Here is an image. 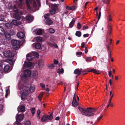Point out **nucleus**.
I'll list each match as a JSON object with an SVG mask.
<instances>
[{
    "label": "nucleus",
    "instance_id": "8fccbe9b",
    "mask_svg": "<svg viewBox=\"0 0 125 125\" xmlns=\"http://www.w3.org/2000/svg\"><path fill=\"white\" fill-rule=\"evenodd\" d=\"M24 124V125H30L31 123L30 121H27L25 122Z\"/></svg>",
    "mask_w": 125,
    "mask_h": 125
},
{
    "label": "nucleus",
    "instance_id": "473e14b6",
    "mask_svg": "<svg viewBox=\"0 0 125 125\" xmlns=\"http://www.w3.org/2000/svg\"><path fill=\"white\" fill-rule=\"evenodd\" d=\"M75 22V20L74 19H73L69 24V27L70 28L72 27L73 26Z\"/></svg>",
    "mask_w": 125,
    "mask_h": 125
},
{
    "label": "nucleus",
    "instance_id": "9d476101",
    "mask_svg": "<svg viewBox=\"0 0 125 125\" xmlns=\"http://www.w3.org/2000/svg\"><path fill=\"white\" fill-rule=\"evenodd\" d=\"M31 74V72L30 70H26L24 71L23 75L24 77H28L30 76Z\"/></svg>",
    "mask_w": 125,
    "mask_h": 125
},
{
    "label": "nucleus",
    "instance_id": "f3484780",
    "mask_svg": "<svg viewBox=\"0 0 125 125\" xmlns=\"http://www.w3.org/2000/svg\"><path fill=\"white\" fill-rule=\"evenodd\" d=\"M17 36L20 38H22L24 37L25 34L23 32H19L17 33Z\"/></svg>",
    "mask_w": 125,
    "mask_h": 125
},
{
    "label": "nucleus",
    "instance_id": "6ab92c4d",
    "mask_svg": "<svg viewBox=\"0 0 125 125\" xmlns=\"http://www.w3.org/2000/svg\"><path fill=\"white\" fill-rule=\"evenodd\" d=\"M45 23L47 24L51 25L53 23L52 21L49 18L46 19L44 20Z\"/></svg>",
    "mask_w": 125,
    "mask_h": 125
},
{
    "label": "nucleus",
    "instance_id": "13d9d810",
    "mask_svg": "<svg viewBox=\"0 0 125 125\" xmlns=\"http://www.w3.org/2000/svg\"><path fill=\"white\" fill-rule=\"evenodd\" d=\"M2 68V62L0 60V70Z\"/></svg>",
    "mask_w": 125,
    "mask_h": 125
},
{
    "label": "nucleus",
    "instance_id": "f8f14e48",
    "mask_svg": "<svg viewBox=\"0 0 125 125\" xmlns=\"http://www.w3.org/2000/svg\"><path fill=\"white\" fill-rule=\"evenodd\" d=\"M34 31L36 32L37 34L39 35H42L44 32V30L41 29H37Z\"/></svg>",
    "mask_w": 125,
    "mask_h": 125
},
{
    "label": "nucleus",
    "instance_id": "412c9836",
    "mask_svg": "<svg viewBox=\"0 0 125 125\" xmlns=\"http://www.w3.org/2000/svg\"><path fill=\"white\" fill-rule=\"evenodd\" d=\"M38 72L36 71H34L32 73V76L33 77L34 79H36L38 77Z\"/></svg>",
    "mask_w": 125,
    "mask_h": 125
},
{
    "label": "nucleus",
    "instance_id": "393cba45",
    "mask_svg": "<svg viewBox=\"0 0 125 125\" xmlns=\"http://www.w3.org/2000/svg\"><path fill=\"white\" fill-rule=\"evenodd\" d=\"M58 5V4H52L51 5L52 9L55 10H57Z\"/></svg>",
    "mask_w": 125,
    "mask_h": 125
},
{
    "label": "nucleus",
    "instance_id": "f257e3e1",
    "mask_svg": "<svg viewBox=\"0 0 125 125\" xmlns=\"http://www.w3.org/2000/svg\"><path fill=\"white\" fill-rule=\"evenodd\" d=\"M78 109L83 115L86 116H92L97 114L96 109L94 108H88L85 109L79 107Z\"/></svg>",
    "mask_w": 125,
    "mask_h": 125
},
{
    "label": "nucleus",
    "instance_id": "cd10ccee",
    "mask_svg": "<svg viewBox=\"0 0 125 125\" xmlns=\"http://www.w3.org/2000/svg\"><path fill=\"white\" fill-rule=\"evenodd\" d=\"M33 46H34L35 48L37 49H39L41 47V45L39 43L35 44H33Z\"/></svg>",
    "mask_w": 125,
    "mask_h": 125
},
{
    "label": "nucleus",
    "instance_id": "2f4dec72",
    "mask_svg": "<svg viewBox=\"0 0 125 125\" xmlns=\"http://www.w3.org/2000/svg\"><path fill=\"white\" fill-rule=\"evenodd\" d=\"M5 31L4 29L2 27H0V34L3 35L5 34Z\"/></svg>",
    "mask_w": 125,
    "mask_h": 125
},
{
    "label": "nucleus",
    "instance_id": "1a4fd4ad",
    "mask_svg": "<svg viewBox=\"0 0 125 125\" xmlns=\"http://www.w3.org/2000/svg\"><path fill=\"white\" fill-rule=\"evenodd\" d=\"M24 117V115L23 113L20 114L19 115L17 114L16 116V121H21L23 119Z\"/></svg>",
    "mask_w": 125,
    "mask_h": 125
},
{
    "label": "nucleus",
    "instance_id": "3c124183",
    "mask_svg": "<svg viewBox=\"0 0 125 125\" xmlns=\"http://www.w3.org/2000/svg\"><path fill=\"white\" fill-rule=\"evenodd\" d=\"M46 48V46L45 45L42 46L41 47V50L43 51L45 50Z\"/></svg>",
    "mask_w": 125,
    "mask_h": 125
},
{
    "label": "nucleus",
    "instance_id": "69168bd1",
    "mask_svg": "<svg viewBox=\"0 0 125 125\" xmlns=\"http://www.w3.org/2000/svg\"><path fill=\"white\" fill-rule=\"evenodd\" d=\"M54 64H58V61L55 60H54Z\"/></svg>",
    "mask_w": 125,
    "mask_h": 125
},
{
    "label": "nucleus",
    "instance_id": "aec40b11",
    "mask_svg": "<svg viewBox=\"0 0 125 125\" xmlns=\"http://www.w3.org/2000/svg\"><path fill=\"white\" fill-rule=\"evenodd\" d=\"M11 69L9 65H7L5 66L4 68V71L5 72H9L11 70Z\"/></svg>",
    "mask_w": 125,
    "mask_h": 125
},
{
    "label": "nucleus",
    "instance_id": "f03ea898",
    "mask_svg": "<svg viewBox=\"0 0 125 125\" xmlns=\"http://www.w3.org/2000/svg\"><path fill=\"white\" fill-rule=\"evenodd\" d=\"M20 82L18 85L20 91L21 97L22 99H24L29 94V88L25 85Z\"/></svg>",
    "mask_w": 125,
    "mask_h": 125
},
{
    "label": "nucleus",
    "instance_id": "4468645a",
    "mask_svg": "<svg viewBox=\"0 0 125 125\" xmlns=\"http://www.w3.org/2000/svg\"><path fill=\"white\" fill-rule=\"evenodd\" d=\"M13 57H11V58H8L6 60V61L10 65H12L15 62L14 58Z\"/></svg>",
    "mask_w": 125,
    "mask_h": 125
},
{
    "label": "nucleus",
    "instance_id": "4be33fe9",
    "mask_svg": "<svg viewBox=\"0 0 125 125\" xmlns=\"http://www.w3.org/2000/svg\"><path fill=\"white\" fill-rule=\"evenodd\" d=\"M44 62L43 60H41L39 61L38 63V65L40 69H41L43 66Z\"/></svg>",
    "mask_w": 125,
    "mask_h": 125
},
{
    "label": "nucleus",
    "instance_id": "5701e85b",
    "mask_svg": "<svg viewBox=\"0 0 125 125\" xmlns=\"http://www.w3.org/2000/svg\"><path fill=\"white\" fill-rule=\"evenodd\" d=\"M33 57L31 53L28 54L26 56L27 59L29 61L33 59Z\"/></svg>",
    "mask_w": 125,
    "mask_h": 125
},
{
    "label": "nucleus",
    "instance_id": "20e7f679",
    "mask_svg": "<svg viewBox=\"0 0 125 125\" xmlns=\"http://www.w3.org/2000/svg\"><path fill=\"white\" fill-rule=\"evenodd\" d=\"M9 8V9H12L15 12L13 14V17L14 18L17 19L18 20H20L21 18V15H19V14L22 15L23 13L22 12H18L17 9L16 8V7L15 5H14L13 6L11 3H9L8 4Z\"/></svg>",
    "mask_w": 125,
    "mask_h": 125
},
{
    "label": "nucleus",
    "instance_id": "ddd939ff",
    "mask_svg": "<svg viewBox=\"0 0 125 125\" xmlns=\"http://www.w3.org/2000/svg\"><path fill=\"white\" fill-rule=\"evenodd\" d=\"M14 34V33L13 32L12 33H9L8 32L5 33V35L6 38L8 40H10L11 38V36Z\"/></svg>",
    "mask_w": 125,
    "mask_h": 125
},
{
    "label": "nucleus",
    "instance_id": "09e8293b",
    "mask_svg": "<svg viewBox=\"0 0 125 125\" xmlns=\"http://www.w3.org/2000/svg\"><path fill=\"white\" fill-rule=\"evenodd\" d=\"M4 18V15H0V21H3Z\"/></svg>",
    "mask_w": 125,
    "mask_h": 125
},
{
    "label": "nucleus",
    "instance_id": "a19ab883",
    "mask_svg": "<svg viewBox=\"0 0 125 125\" xmlns=\"http://www.w3.org/2000/svg\"><path fill=\"white\" fill-rule=\"evenodd\" d=\"M48 67L50 69H52L54 68V64H49L48 66Z\"/></svg>",
    "mask_w": 125,
    "mask_h": 125
},
{
    "label": "nucleus",
    "instance_id": "bf43d9fd",
    "mask_svg": "<svg viewBox=\"0 0 125 125\" xmlns=\"http://www.w3.org/2000/svg\"><path fill=\"white\" fill-rule=\"evenodd\" d=\"M108 74L109 77H111L112 76V77H113V76L111 73V71H110L109 72Z\"/></svg>",
    "mask_w": 125,
    "mask_h": 125
},
{
    "label": "nucleus",
    "instance_id": "bb28decb",
    "mask_svg": "<svg viewBox=\"0 0 125 125\" xmlns=\"http://www.w3.org/2000/svg\"><path fill=\"white\" fill-rule=\"evenodd\" d=\"M5 26L7 28L9 29L11 28L12 27V24L10 23H6L5 24Z\"/></svg>",
    "mask_w": 125,
    "mask_h": 125
},
{
    "label": "nucleus",
    "instance_id": "58836bf2",
    "mask_svg": "<svg viewBox=\"0 0 125 125\" xmlns=\"http://www.w3.org/2000/svg\"><path fill=\"white\" fill-rule=\"evenodd\" d=\"M58 73L59 74L63 73L64 72V70L63 69H59L58 70Z\"/></svg>",
    "mask_w": 125,
    "mask_h": 125
},
{
    "label": "nucleus",
    "instance_id": "6e6d98bb",
    "mask_svg": "<svg viewBox=\"0 0 125 125\" xmlns=\"http://www.w3.org/2000/svg\"><path fill=\"white\" fill-rule=\"evenodd\" d=\"M49 16V14H46L44 16V17L45 18V19L49 18L48 17Z\"/></svg>",
    "mask_w": 125,
    "mask_h": 125
},
{
    "label": "nucleus",
    "instance_id": "dca6fc26",
    "mask_svg": "<svg viewBox=\"0 0 125 125\" xmlns=\"http://www.w3.org/2000/svg\"><path fill=\"white\" fill-rule=\"evenodd\" d=\"M17 110L18 112H24L25 111V107L24 106H19Z\"/></svg>",
    "mask_w": 125,
    "mask_h": 125
},
{
    "label": "nucleus",
    "instance_id": "f704fd0d",
    "mask_svg": "<svg viewBox=\"0 0 125 125\" xmlns=\"http://www.w3.org/2000/svg\"><path fill=\"white\" fill-rule=\"evenodd\" d=\"M41 113V111L39 110H38L37 111V118L39 119H40V114Z\"/></svg>",
    "mask_w": 125,
    "mask_h": 125
},
{
    "label": "nucleus",
    "instance_id": "b1692460",
    "mask_svg": "<svg viewBox=\"0 0 125 125\" xmlns=\"http://www.w3.org/2000/svg\"><path fill=\"white\" fill-rule=\"evenodd\" d=\"M32 64L30 62H25L24 64V66L25 67H28L31 66Z\"/></svg>",
    "mask_w": 125,
    "mask_h": 125
},
{
    "label": "nucleus",
    "instance_id": "4c0bfd02",
    "mask_svg": "<svg viewBox=\"0 0 125 125\" xmlns=\"http://www.w3.org/2000/svg\"><path fill=\"white\" fill-rule=\"evenodd\" d=\"M113 94H112V92L111 91H110V98L109 100V104H111V101L112 99V98L113 97Z\"/></svg>",
    "mask_w": 125,
    "mask_h": 125
},
{
    "label": "nucleus",
    "instance_id": "72a5a7b5",
    "mask_svg": "<svg viewBox=\"0 0 125 125\" xmlns=\"http://www.w3.org/2000/svg\"><path fill=\"white\" fill-rule=\"evenodd\" d=\"M81 71L79 69H76L74 71V73L77 74L78 75H80V74Z\"/></svg>",
    "mask_w": 125,
    "mask_h": 125
},
{
    "label": "nucleus",
    "instance_id": "338daca9",
    "mask_svg": "<svg viewBox=\"0 0 125 125\" xmlns=\"http://www.w3.org/2000/svg\"><path fill=\"white\" fill-rule=\"evenodd\" d=\"M89 34H86L83 35V37H87L88 36Z\"/></svg>",
    "mask_w": 125,
    "mask_h": 125
},
{
    "label": "nucleus",
    "instance_id": "e433bc0d",
    "mask_svg": "<svg viewBox=\"0 0 125 125\" xmlns=\"http://www.w3.org/2000/svg\"><path fill=\"white\" fill-rule=\"evenodd\" d=\"M36 41L38 42H41L42 40V38L40 37H36L35 38Z\"/></svg>",
    "mask_w": 125,
    "mask_h": 125
},
{
    "label": "nucleus",
    "instance_id": "a878e982",
    "mask_svg": "<svg viewBox=\"0 0 125 125\" xmlns=\"http://www.w3.org/2000/svg\"><path fill=\"white\" fill-rule=\"evenodd\" d=\"M107 20H108V26H109L110 25V22L112 20V19L111 15H109L107 16Z\"/></svg>",
    "mask_w": 125,
    "mask_h": 125
},
{
    "label": "nucleus",
    "instance_id": "423d86ee",
    "mask_svg": "<svg viewBox=\"0 0 125 125\" xmlns=\"http://www.w3.org/2000/svg\"><path fill=\"white\" fill-rule=\"evenodd\" d=\"M53 118L52 115L51 114L49 115H44L41 118V121L43 122L46 121L48 119L49 120H52Z\"/></svg>",
    "mask_w": 125,
    "mask_h": 125
},
{
    "label": "nucleus",
    "instance_id": "de8ad7c7",
    "mask_svg": "<svg viewBox=\"0 0 125 125\" xmlns=\"http://www.w3.org/2000/svg\"><path fill=\"white\" fill-rule=\"evenodd\" d=\"M76 35L78 37H80L81 35V32L79 31H77L76 33Z\"/></svg>",
    "mask_w": 125,
    "mask_h": 125
},
{
    "label": "nucleus",
    "instance_id": "79ce46f5",
    "mask_svg": "<svg viewBox=\"0 0 125 125\" xmlns=\"http://www.w3.org/2000/svg\"><path fill=\"white\" fill-rule=\"evenodd\" d=\"M55 31V30L52 28H50L49 29V32L50 33H53Z\"/></svg>",
    "mask_w": 125,
    "mask_h": 125
},
{
    "label": "nucleus",
    "instance_id": "c756f323",
    "mask_svg": "<svg viewBox=\"0 0 125 125\" xmlns=\"http://www.w3.org/2000/svg\"><path fill=\"white\" fill-rule=\"evenodd\" d=\"M88 72H92L94 73L99 74H100V72L99 71L96 70L95 69H91L88 71Z\"/></svg>",
    "mask_w": 125,
    "mask_h": 125
},
{
    "label": "nucleus",
    "instance_id": "c9c22d12",
    "mask_svg": "<svg viewBox=\"0 0 125 125\" xmlns=\"http://www.w3.org/2000/svg\"><path fill=\"white\" fill-rule=\"evenodd\" d=\"M30 91L31 92H33L35 91V87L34 86H31L30 87Z\"/></svg>",
    "mask_w": 125,
    "mask_h": 125
},
{
    "label": "nucleus",
    "instance_id": "c03bdc74",
    "mask_svg": "<svg viewBox=\"0 0 125 125\" xmlns=\"http://www.w3.org/2000/svg\"><path fill=\"white\" fill-rule=\"evenodd\" d=\"M106 1L104 0H103V2L104 3L107 4H109L110 2V0H106Z\"/></svg>",
    "mask_w": 125,
    "mask_h": 125
},
{
    "label": "nucleus",
    "instance_id": "e2e57ef3",
    "mask_svg": "<svg viewBox=\"0 0 125 125\" xmlns=\"http://www.w3.org/2000/svg\"><path fill=\"white\" fill-rule=\"evenodd\" d=\"M81 47L82 48H84L85 46V44L84 42L82 43L81 44Z\"/></svg>",
    "mask_w": 125,
    "mask_h": 125
},
{
    "label": "nucleus",
    "instance_id": "49530a36",
    "mask_svg": "<svg viewBox=\"0 0 125 125\" xmlns=\"http://www.w3.org/2000/svg\"><path fill=\"white\" fill-rule=\"evenodd\" d=\"M86 61L87 62H89L91 61V57H86Z\"/></svg>",
    "mask_w": 125,
    "mask_h": 125
},
{
    "label": "nucleus",
    "instance_id": "7c9ffc66",
    "mask_svg": "<svg viewBox=\"0 0 125 125\" xmlns=\"http://www.w3.org/2000/svg\"><path fill=\"white\" fill-rule=\"evenodd\" d=\"M23 0H19L18 2V6L19 8H22L23 5L22 1Z\"/></svg>",
    "mask_w": 125,
    "mask_h": 125
},
{
    "label": "nucleus",
    "instance_id": "37998d69",
    "mask_svg": "<svg viewBox=\"0 0 125 125\" xmlns=\"http://www.w3.org/2000/svg\"><path fill=\"white\" fill-rule=\"evenodd\" d=\"M55 10L51 9L50 11V13L51 15H53L55 13Z\"/></svg>",
    "mask_w": 125,
    "mask_h": 125
},
{
    "label": "nucleus",
    "instance_id": "7ed1b4c3",
    "mask_svg": "<svg viewBox=\"0 0 125 125\" xmlns=\"http://www.w3.org/2000/svg\"><path fill=\"white\" fill-rule=\"evenodd\" d=\"M40 0H36L38 6H37L35 0H26V3L28 9L30 10L31 7L30 4L33 6L34 9L35 10H38L39 8V6H40Z\"/></svg>",
    "mask_w": 125,
    "mask_h": 125
},
{
    "label": "nucleus",
    "instance_id": "2eb2a0df",
    "mask_svg": "<svg viewBox=\"0 0 125 125\" xmlns=\"http://www.w3.org/2000/svg\"><path fill=\"white\" fill-rule=\"evenodd\" d=\"M108 31L107 32V37L106 38V42L107 43H108V41H107L108 36L110 35V34L111 33V25H109V26H108Z\"/></svg>",
    "mask_w": 125,
    "mask_h": 125
},
{
    "label": "nucleus",
    "instance_id": "052dcab7",
    "mask_svg": "<svg viewBox=\"0 0 125 125\" xmlns=\"http://www.w3.org/2000/svg\"><path fill=\"white\" fill-rule=\"evenodd\" d=\"M48 44L51 46H53V45H54V43H48Z\"/></svg>",
    "mask_w": 125,
    "mask_h": 125
},
{
    "label": "nucleus",
    "instance_id": "0eeeda50",
    "mask_svg": "<svg viewBox=\"0 0 125 125\" xmlns=\"http://www.w3.org/2000/svg\"><path fill=\"white\" fill-rule=\"evenodd\" d=\"M11 43L13 46V48L16 49H18L20 47V42L16 40H12Z\"/></svg>",
    "mask_w": 125,
    "mask_h": 125
},
{
    "label": "nucleus",
    "instance_id": "c85d7f7f",
    "mask_svg": "<svg viewBox=\"0 0 125 125\" xmlns=\"http://www.w3.org/2000/svg\"><path fill=\"white\" fill-rule=\"evenodd\" d=\"M32 56H33V58L35 57H37L38 56V53L36 52H32L31 53Z\"/></svg>",
    "mask_w": 125,
    "mask_h": 125
},
{
    "label": "nucleus",
    "instance_id": "4d7b16f0",
    "mask_svg": "<svg viewBox=\"0 0 125 125\" xmlns=\"http://www.w3.org/2000/svg\"><path fill=\"white\" fill-rule=\"evenodd\" d=\"M40 86L43 89H45V86L42 83H41L40 84Z\"/></svg>",
    "mask_w": 125,
    "mask_h": 125
},
{
    "label": "nucleus",
    "instance_id": "864d4df0",
    "mask_svg": "<svg viewBox=\"0 0 125 125\" xmlns=\"http://www.w3.org/2000/svg\"><path fill=\"white\" fill-rule=\"evenodd\" d=\"M81 25L80 23L79 22L78 23L77 25V28L78 29H80L81 28Z\"/></svg>",
    "mask_w": 125,
    "mask_h": 125
},
{
    "label": "nucleus",
    "instance_id": "774afa93",
    "mask_svg": "<svg viewBox=\"0 0 125 125\" xmlns=\"http://www.w3.org/2000/svg\"><path fill=\"white\" fill-rule=\"evenodd\" d=\"M66 9L68 10H71V7H70L69 6H66Z\"/></svg>",
    "mask_w": 125,
    "mask_h": 125
},
{
    "label": "nucleus",
    "instance_id": "a211bd4d",
    "mask_svg": "<svg viewBox=\"0 0 125 125\" xmlns=\"http://www.w3.org/2000/svg\"><path fill=\"white\" fill-rule=\"evenodd\" d=\"M12 24L15 25H18L22 23V22H20L18 21L15 20H13L12 22Z\"/></svg>",
    "mask_w": 125,
    "mask_h": 125
},
{
    "label": "nucleus",
    "instance_id": "603ef678",
    "mask_svg": "<svg viewBox=\"0 0 125 125\" xmlns=\"http://www.w3.org/2000/svg\"><path fill=\"white\" fill-rule=\"evenodd\" d=\"M76 7L75 6H73L71 7V10H74L76 9Z\"/></svg>",
    "mask_w": 125,
    "mask_h": 125
},
{
    "label": "nucleus",
    "instance_id": "5fc2aeb1",
    "mask_svg": "<svg viewBox=\"0 0 125 125\" xmlns=\"http://www.w3.org/2000/svg\"><path fill=\"white\" fill-rule=\"evenodd\" d=\"M103 117V115H101L97 119V121L99 122Z\"/></svg>",
    "mask_w": 125,
    "mask_h": 125
},
{
    "label": "nucleus",
    "instance_id": "a18cd8bd",
    "mask_svg": "<svg viewBox=\"0 0 125 125\" xmlns=\"http://www.w3.org/2000/svg\"><path fill=\"white\" fill-rule=\"evenodd\" d=\"M31 111L32 115H33L35 111V109L34 108H32L31 109Z\"/></svg>",
    "mask_w": 125,
    "mask_h": 125
},
{
    "label": "nucleus",
    "instance_id": "ea45409f",
    "mask_svg": "<svg viewBox=\"0 0 125 125\" xmlns=\"http://www.w3.org/2000/svg\"><path fill=\"white\" fill-rule=\"evenodd\" d=\"M43 95V93L42 92L41 93L39 94L38 96V98L39 100L40 101H41L42 99V96Z\"/></svg>",
    "mask_w": 125,
    "mask_h": 125
},
{
    "label": "nucleus",
    "instance_id": "680f3d73",
    "mask_svg": "<svg viewBox=\"0 0 125 125\" xmlns=\"http://www.w3.org/2000/svg\"><path fill=\"white\" fill-rule=\"evenodd\" d=\"M82 54V52H77L76 53V54L77 55H81Z\"/></svg>",
    "mask_w": 125,
    "mask_h": 125
},
{
    "label": "nucleus",
    "instance_id": "6e6552de",
    "mask_svg": "<svg viewBox=\"0 0 125 125\" xmlns=\"http://www.w3.org/2000/svg\"><path fill=\"white\" fill-rule=\"evenodd\" d=\"M4 56L5 57L11 58L14 55V53L11 51H6L3 53Z\"/></svg>",
    "mask_w": 125,
    "mask_h": 125
},
{
    "label": "nucleus",
    "instance_id": "39448f33",
    "mask_svg": "<svg viewBox=\"0 0 125 125\" xmlns=\"http://www.w3.org/2000/svg\"><path fill=\"white\" fill-rule=\"evenodd\" d=\"M33 19V16L31 15H27L26 16V19L24 17H22V20L24 23H25V22H24L25 20H26L27 22L30 23L32 21Z\"/></svg>",
    "mask_w": 125,
    "mask_h": 125
},
{
    "label": "nucleus",
    "instance_id": "0e129e2a",
    "mask_svg": "<svg viewBox=\"0 0 125 125\" xmlns=\"http://www.w3.org/2000/svg\"><path fill=\"white\" fill-rule=\"evenodd\" d=\"M9 93V90H6V93L5 95V97H6L8 95Z\"/></svg>",
    "mask_w": 125,
    "mask_h": 125
},
{
    "label": "nucleus",
    "instance_id": "9b49d317",
    "mask_svg": "<svg viewBox=\"0 0 125 125\" xmlns=\"http://www.w3.org/2000/svg\"><path fill=\"white\" fill-rule=\"evenodd\" d=\"M78 105V103L76 101L75 94L73 98V100L72 102V105L74 107H76Z\"/></svg>",
    "mask_w": 125,
    "mask_h": 125
}]
</instances>
